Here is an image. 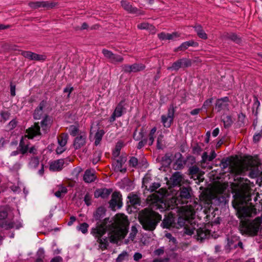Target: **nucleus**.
Masks as SVG:
<instances>
[{
	"label": "nucleus",
	"instance_id": "72a5a7b5",
	"mask_svg": "<svg viewBox=\"0 0 262 262\" xmlns=\"http://www.w3.org/2000/svg\"><path fill=\"white\" fill-rule=\"evenodd\" d=\"M200 171V168L199 167L196 165H194L192 166H191L188 169V174L190 175V178L194 179L195 178L197 173L199 172Z\"/></svg>",
	"mask_w": 262,
	"mask_h": 262
},
{
	"label": "nucleus",
	"instance_id": "9b49d317",
	"mask_svg": "<svg viewBox=\"0 0 262 262\" xmlns=\"http://www.w3.org/2000/svg\"><path fill=\"white\" fill-rule=\"evenodd\" d=\"M188 212L187 210L181 211L179 214H176V228H180L185 226L186 222H188L190 219V215L187 214Z\"/></svg>",
	"mask_w": 262,
	"mask_h": 262
},
{
	"label": "nucleus",
	"instance_id": "2f4dec72",
	"mask_svg": "<svg viewBox=\"0 0 262 262\" xmlns=\"http://www.w3.org/2000/svg\"><path fill=\"white\" fill-rule=\"evenodd\" d=\"M68 139V134L62 133L58 138V143L60 146H64L67 143Z\"/></svg>",
	"mask_w": 262,
	"mask_h": 262
},
{
	"label": "nucleus",
	"instance_id": "4be33fe9",
	"mask_svg": "<svg viewBox=\"0 0 262 262\" xmlns=\"http://www.w3.org/2000/svg\"><path fill=\"white\" fill-rule=\"evenodd\" d=\"M112 191V189H98L95 191L94 196L96 198L101 197L103 199H105L110 195Z\"/></svg>",
	"mask_w": 262,
	"mask_h": 262
},
{
	"label": "nucleus",
	"instance_id": "2eb2a0df",
	"mask_svg": "<svg viewBox=\"0 0 262 262\" xmlns=\"http://www.w3.org/2000/svg\"><path fill=\"white\" fill-rule=\"evenodd\" d=\"M120 196L119 192L115 191L113 193L111 200L109 202L110 208L113 211L116 210V207L120 208L122 206V203L120 200Z\"/></svg>",
	"mask_w": 262,
	"mask_h": 262
},
{
	"label": "nucleus",
	"instance_id": "cd10ccee",
	"mask_svg": "<svg viewBox=\"0 0 262 262\" xmlns=\"http://www.w3.org/2000/svg\"><path fill=\"white\" fill-rule=\"evenodd\" d=\"M52 122L51 117L48 115H46L40 122L42 129L46 130L49 128L52 124Z\"/></svg>",
	"mask_w": 262,
	"mask_h": 262
},
{
	"label": "nucleus",
	"instance_id": "20e7f679",
	"mask_svg": "<svg viewBox=\"0 0 262 262\" xmlns=\"http://www.w3.org/2000/svg\"><path fill=\"white\" fill-rule=\"evenodd\" d=\"M111 222L109 217H105L101 223L98 222L96 224V227L91 230V234L97 238V242L100 245V248L102 250L106 249L108 246L107 237L102 238V237L107 231V223Z\"/></svg>",
	"mask_w": 262,
	"mask_h": 262
},
{
	"label": "nucleus",
	"instance_id": "f257e3e1",
	"mask_svg": "<svg viewBox=\"0 0 262 262\" xmlns=\"http://www.w3.org/2000/svg\"><path fill=\"white\" fill-rule=\"evenodd\" d=\"M236 183L232 184L233 200L232 202L233 207L236 211V215L240 220L239 229L243 235L254 236L257 235L259 227L247 217H251L253 213H256L254 206L250 203L251 201V189L249 185L250 181L242 177H236Z\"/></svg>",
	"mask_w": 262,
	"mask_h": 262
},
{
	"label": "nucleus",
	"instance_id": "9d476101",
	"mask_svg": "<svg viewBox=\"0 0 262 262\" xmlns=\"http://www.w3.org/2000/svg\"><path fill=\"white\" fill-rule=\"evenodd\" d=\"M176 214L170 212L165 215L161 226L164 229L175 228V227H177L176 225Z\"/></svg>",
	"mask_w": 262,
	"mask_h": 262
},
{
	"label": "nucleus",
	"instance_id": "58836bf2",
	"mask_svg": "<svg viewBox=\"0 0 262 262\" xmlns=\"http://www.w3.org/2000/svg\"><path fill=\"white\" fill-rule=\"evenodd\" d=\"M223 122L225 128L230 127L233 123L232 117L230 115L227 116L224 119H223Z\"/></svg>",
	"mask_w": 262,
	"mask_h": 262
},
{
	"label": "nucleus",
	"instance_id": "c85d7f7f",
	"mask_svg": "<svg viewBox=\"0 0 262 262\" xmlns=\"http://www.w3.org/2000/svg\"><path fill=\"white\" fill-rule=\"evenodd\" d=\"M138 127H137L136 129L134 130V132L133 133V139L136 141H139L141 139H142L143 138H145V128L144 127H142V128L140 129V131L139 132V135L138 136H137V132L138 130Z\"/></svg>",
	"mask_w": 262,
	"mask_h": 262
},
{
	"label": "nucleus",
	"instance_id": "5fc2aeb1",
	"mask_svg": "<svg viewBox=\"0 0 262 262\" xmlns=\"http://www.w3.org/2000/svg\"><path fill=\"white\" fill-rule=\"evenodd\" d=\"M129 164L133 167L136 168L138 164V160L135 157H132L129 160Z\"/></svg>",
	"mask_w": 262,
	"mask_h": 262
},
{
	"label": "nucleus",
	"instance_id": "c756f323",
	"mask_svg": "<svg viewBox=\"0 0 262 262\" xmlns=\"http://www.w3.org/2000/svg\"><path fill=\"white\" fill-rule=\"evenodd\" d=\"M127 198L129 199L131 205L134 206L135 205H140L141 203L140 199L136 194H129Z\"/></svg>",
	"mask_w": 262,
	"mask_h": 262
},
{
	"label": "nucleus",
	"instance_id": "6e6552de",
	"mask_svg": "<svg viewBox=\"0 0 262 262\" xmlns=\"http://www.w3.org/2000/svg\"><path fill=\"white\" fill-rule=\"evenodd\" d=\"M184 178L183 175L179 171L173 173L167 182L170 187L181 186L184 183Z\"/></svg>",
	"mask_w": 262,
	"mask_h": 262
},
{
	"label": "nucleus",
	"instance_id": "a211bd4d",
	"mask_svg": "<svg viewBox=\"0 0 262 262\" xmlns=\"http://www.w3.org/2000/svg\"><path fill=\"white\" fill-rule=\"evenodd\" d=\"M121 4L123 9L128 11L129 13L133 14H136L138 15L142 14L143 13L142 11L140 9H138L136 7H134L130 4L129 2L127 0H123L121 2Z\"/></svg>",
	"mask_w": 262,
	"mask_h": 262
},
{
	"label": "nucleus",
	"instance_id": "4d7b16f0",
	"mask_svg": "<svg viewBox=\"0 0 262 262\" xmlns=\"http://www.w3.org/2000/svg\"><path fill=\"white\" fill-rule=\"evenodd\" d=\"M131 232L129 234V238L133 241L138 233V230L135 226H133L131 229Z\"/></svg>",
	"mask_w": 262,
	"mask_h": 262
},
{
	"label": "nucleus",
	"instance_id": "393cba45",
	"mask_svg": "<svg viewBox=\"0 0 262 262\" xmlns=\"http://www.w3.org/2000/svg\"><path fill=\"white\" fill-rule=\"evenodd\" d=\"M230 101L228 97H224L223 98L217 99L215 102V107L217 110V112H220L225 106V103Z\"/></svg>",
	"mask_w": 262,
	"mask_h": 262
},
{
	"label": "nucleus",
	"instance_id": "dca6fc26",
	"mask_svg": "<svg viewBox=\"0 0 262 262\" xmlns=\"http://www.w3.org/2000/svg\"><path fill=\"white\" fill-rule=\"evenodd\" d=\"M40 126L39 122H35L33 126H31L26 129V133L27 135L25 136V138L29 139H32L37 135H40Z\"/></svg>",
	"mask_w": 262,
	"mask_h": 262
},
{
	"label": "nucleus",
	"instance_id": "5701e85b",
	"mask_svg": "<svg viewBox=\"0 0 262 262\" xmlns=\"http://www.w3.org/2000/svg\"><path fill=\"white\" fill-rule=\"evenodd\" d=\"M126 160L123 158H120L116 161L115 163L116 165L114 167V171L115 172L120 171L121 173H124L126 172V168H122L123 164L125 162Z\"/></svg>",
	"mask_w": 262,
	"mask_h": 262
},
{
	"label": "nucleus",
	"instance_id": "de8ad7c7",
	"mask_svg": "<svg viewBox=\"0 0 262 262\" xmlns=\"http://www.w3.org/2000/svg\"><path fill=\"white\" fill-rule=\"evenodd\" d=\"M140 140H141L139 141L137 146V148L138 149H141L147 143L148 139L147 138H143Z\"/></svg>",
	"mask_w": 262,
	"mask_h": 262
},
{
	"label": "nucleus",
	"instance_id": "c9c22d12",
	"mask_svg": "<svg viewBox=\"0 0 262 262\" xmlns=\"http://www.w3.org/2000/svg\"><path fill=\"white\" fill-rule=\"evenodd\" d=\"M132 72L136 73L143 71L145 68V66L142 63H135L131 65Z\"/></svg>",
	"mask_w": 262,
	"mask_h": 262
},
{
	"label": "nucleus",
	"instance_id": "f704fd0d",
	"mask_svg": "<svg viewBox=\"0 0 262 262\" xmlns=\"http://www.w3.org/2000/svg\"><path fill=\"white\" fill-rule=\"evenodd\" d=\"M227 39H230L236 43H240L241 42V38L235 33H227L226 35Z\"/></svg>",
	"mask_w": 262,
	"mask_h": 262
},
{
	"label": "nucleus",
	"instance_id": "052dcab7",
	"mask_svg": "<svg viewBox=\"0 0 262 262\" xmlns=\"http://www.w3.org/2000/svg\"><path fill=\"white\" fill-rule=\"evenodd\" d=\"M163 137V136L160 135L158 137L157 140V148L158 149H162L163 146H162V138Z\"/></svg>",
	"mask_w": 262,
	"mask_h": 262
},
{
	"label": "nucleus",
	"instance_id": "e433bc0d",
	"mask_svg": "<svg viewBox=\"0 0 262 262\" xmlns=\"http://www.w3.org/2000/svg\"><path fill=\"white\" fill-rule=\"evenodd\" d=\"M59 187V189L58 191L55 192L54 195L59 198H61L63 197L62 194H65L68 192L67 188L62 185H59L58 186Z\"/></svg>",
	"mask_w": 262,
	"mask_h": 262
},
{
	"label": "nucleus",
	"instance_id": "f3484780",
	"mask_svg": "<svg viewBox=\"0 0 262 262\" xmlns=\"http://www.w3.org/2000/svg\"><path fill=\"white\" fill-rule=\"evenodd\" d=\"M106 210L103 206H100L98 207L96 211L93 212L92 221H97L96 224L98 222L101 223L105 216Z\"/></svg>",
	"mask_w": 262,
	"mask_h": 262
},
{
	"label": "nucleus",
	"instance_id": "a18cd8bd",
	"mask_svg": "<svg viewBox=\"0 0 262 262\" xmlns=\"http://www.w3.org/2000/svg\"><path fill=\"white\" fill-rule=\"evenodd\" d=\"M46 59V57L45 55L33 53L32 60L36 61H45Z\"/></svg>",
	"mask_w": 262,
	"mask_h": 262
},
{
	"label": "nucleus",
	"instance_id": "e2e57ef3",
	"mask_svg": "<svg viewBox=\"0 0 262 262\" xmlns=\"http://www.w3.org/2000/svg\"><path fill=\"white\" fill-rule=\"evenodd\" d=\"M195 228L191 229L188 226H185L184 227V233L188 235H191L194 233V231L195 230Z\"/></svg>",
	"mask_w": 262,
	"mask_h": 262
},
{
	"label": "nucleus",
	"instance_id": "bb28decb",
	"mask_svg": "<svg viewBox=\"0 0 262 262\" xmlns=\"http://www.w3.org/2000/svg\"><path fill=\"white\" fill-rule=\"evenodd\" d=\"M195 31L196 32L197 35L202 39H207L208 37L207 34L205 32L203 29L202 26L200 24H196L193 26Z\"/></svg>",
	"mask_w": 262,
	"mask_h": 262
},
{
	"label": "nucleus",
	"instance_id": "a878e982",
	"mask_svg": "<svg viewBox=\"0 0 262 262\" xmlns=\"http://www.w3.org/2000/svg\"><path fill=\"white\" fill-rule=\"evenodd\" d=\"M96 179V176L94 172H93L91 170L87 169L85 170L84 176H83V181L85 183H91L94 182Z\"/></svg>",
	"mask_w": 262,
	"mask_h": 262
},
{
	"label": "nucleus",
	"instance_id": "ddd939ff",
	"mask_svg": "<svg viewBox=\"0 0 262 262\" xmlns=\"http://www.w3.org/2000/svg\"><path fill=\"white\" fill-rule=\"evenodd\" d=\"M86 134L84 132H80L73 141V146L75 150H77L84 146L86 143Z\"/></svg>",
	"mask_w": 262,
	"mask_h": 262
},
{
	"label": "nucleus",
	"instance_id": "680f3d73",
	"mask_svg": "<svg viewBox=\"0 0 262 262\" xmlns=\"http://www.w3.org/2000/svg\"><path fill=\"white\" fill-rule=\"evenodd\" d=\"M160 186V184L158 183H154L152 185H151L148 189L147 188V186H146L145 189H147L148 191L150 192H154Z\"/></svg>",
	"mask_w": 262,
	"mask_h": 262
},
{
	"label": "nucleus",
	"instance_id": "f8f14e48",
	"mask_svg": "<svg viewBox=\"0 0 262 262\" xmlns=\"http://www.w3.org/2000/svg\"><path fill=\"white\" fill-rule=\"evenodd\" d=\"M125 100H122L117 105L114 112L110 118L111 122H114L116 118L121 117L124 113L126 112V108L125 107Z\"/></svg>",
	"mask_w": 262,
	"mask_h": 262
},
{
	"label": "nucleus",
	"instance_id": "473e14b6",
	"mask_svg": "<svg viewBox=\"0 0 262 262\" xmlns=\"http://www.w3.org/2000/svg\"><path fill=\"white\" fill-rule=\"evenodd\" d=\"M19 148V152L22 155H25L29 149V145L28 144H25L23 137L21 138L20 141Z\"/></svg>",
	"mask_w": 262,
	"mask_h": 262
},
{
	"label": "nucleus",
	"instance_id": "864d4df0",
	"mask_svg": "<svg viewBox=\"0 0 262 262\" xmlns=\"http://www.w3.org/2000/svg\"><path fill=\"white\" fill-rule=\"evenodd\" d=\"M245 118L246 115L242 112L240 113L238 115V122L239 123V125H244L245 123Z\"/></svg>",
	"mask_w": 262,
	"mask_h": 262
},
{
	"label": "nucleus",
	"instance_id": "603ef678",
	"mask_svg": "<svg viewBox=\"0 0 262 262\" xmlns=\"http://www.w3.org/2000/svg\"><path fill=\"white\" fill-rule=\"evenodd\" d=\"M262 137V129L259 133H255L253 137V141L254 143H258Z\"/></svg>",
	"mask_w": 262,
	"mask_h": 262
},
{
	"label": "nucleus",
	"instance_id": "0e129e2a",
	"mask_svg": "<svg viewBox=\"0 0 262 262\" xmlns=\"http://www.w3.org/2000/svg\"><path fill=\"white\" fill-rule=\"evenodd\" d=\"M91 195L89 193L87 192L84 196V201L85 204L88 206L91 205Z\"/></svg>",
	"mask_w": 262,
	"mask_h": 262
},
{
	"label": "nucleus",
	"instance_id": "7c9ffc66",
	"mask_svg": "<svg viewBox=\"0 0 262 262\" xmlns=\"http://www.w3.org/2000/svg\"><path fill=\"white\" fill-rule=\"evenodd\" d=\"M105 132L103 129L98 130L95 135V142L94 144L96 146L98 145L102 140V138L104 135Z\"/></svg>",
	"mask_w": 262,
	"mask_h": 262
},
{
	"label": "nucleus",
	"instance_id": "0eeeda50",
	"mask_svg": "<svg viewBox=\"0 0 262 262\" xmlns=\"http://www.w3.org/2000/svg\"><path fill=\"white\" fill-rule=\"evenodd\" d=\"M176 108V106H174V104L173 103H171L168 108L167 115H162L161 122L165 127L169 128L172 124L174 118Z\"/></svg>",
	"mask_w": 262,
	"mask_h": 262
},
{
	"label": "nucleus",
	"instance_id": "6ab92c4d",
	"mask_svg": "<svg viewBox=\"0 0 262 262\" xmlns=\"http://www.w3.org/2000/svg\"><path fill=\"white\" fill-rule=\"evenodd\" d=\"M47 105V101L45 100H42L39 105L35 109L33 113V118L35 120L40 119L42 117L43 111V109Z\"/></svg>",
	"mask_w": 262,
	"mask_h": 262
},
{
	"label": "nucleus",
	"instance_id": "13d9d810",
	"mask_svg": "<svg viewBox=\"0 0 262 262\" xmlns=\"http://www.w3.org/2000/svg\"><path fill=\"white\" fill-rule=\"evenodd\" d=\"M161 68H159L158 69L157 74L155 76L153 81H152V84L154 85H157V81L160 79L161 77Z\"/></svg>",
	"mask_w": 262,
	"mask_h": 262
},
{
	"label": "nucleus",
	"instance_id": "49530a36",
	"mask_svg": "<svg viewBox=\"0 0 262 262\" xmlns=\"http://www.w3.org/2000/svg\"><path fill=\"white\" fill-rule=\"evenodd\" d=\"M213 101V98H211L205 100L202 107V110H207L209 107L211 105Z\"/></svg>",
	"mask_w": 262,
	"mask_h": 262
},
{
	"label": "nucleus",
	"instance_id": "c03bdc74",
	"mask_svg": "<svg viewBox=\"0 0 262 262\" xmlns=\"http://www.w3.org/2000/svg\"><path fill=\"white\" fill-rule=\"evenodd\" d=\"M39 163V159L36 157H32L29 163V166L32 168H36Z\"/></svg>",
	"mask_w": 262,
	"mask_h": 262
},
{
	"label": "nucleus",
	"instance_id": "4c0bfd02",
	"mask_svg": "<svg viewBox=\"0 0 262 262\" xmlns=\"http://www.w3.org/2000/svg\"><path fill=\"white\" fill-rule=\"evenodd\" d=\"M58 5V3L56 2H49L48 1H42V7L45 8L46 10H50Z\"/></svg>",
	"mask_w": 262,
	"mask_h": 262
},
{
	"label": "nucleus",
	"instance_id": "09e8293b",
	"mask_svg": "<svg viewBox=\"0 0 262 262\" xmlns=\"http://www.w3.org/2000/svg\"><path fill=\"white\" fill-rule=\"evenodd\" d=\"M29 6L33 9H38L42 7V2H31L29 3Z\"/></svg>",
	"mask_w": 262,
	"mask_h": 262
},
{
	"label": "nucleus",
	"instance_id": "69168bd1",
	"mask_svg": "<svg viewBox=\"0 0 262 262\" xmlns=\"http://www.w3.org/2000/svg\"><path fill=\"white\" fill-rule=\"evenodd\" d=\"M0 115L3 119L6 121L9 119L10 116V113L8 111H2L0 113Z\"/></svg>",
	"mask_w": 262,
	"mask_h": 262
},
{
	"label": "nucleus",
	"instance_id": "423d86ee",
	"mask_svg": "<svg viewBox=\"0 0 262 262\" xmlns=\"http://www.w3.org/2000/svg\"><path fill=\"white\" fill-rule=\"evenodd\" d=\"M177 194V201L182 204H186L188 203V200L191 198L192 188L189 186L180 187Z\"/></svg>",
	"mask_w": 262,
	"mask_h": 262
},
{
	"label": "nucleus",
	"instance_id": "3c124183",
	"mask_svg": "<svg viewBox=\"0 0 262 262\" xmlns=\"http://www.w3.org/2000/svg\"><path fill=\"white\" fill-rule=\"evenodd\" d=\"M202 150V148L198 143H196V144L192 148V153L194 155H200Z\"/></svg>",
	"mask_w": 262,
	"mask_h": 262
},
{
	"label": "nucleus",
	"instance_id": "ea45409f",
	"mask_svg": "<svg viewBox=\"0 0 262 262\" xmlns=\"http://www.w3.org/2000/svg\"><path fill=\"white\" fill-rule=\"evenodd\" d=\"M102 151L100 150H96L93 154V158L92 162L94 164H96L101 159Z\"/></svg>",
	"mask_w": 262,
	"mask_h": 262
},
{
	"label": "nucleus",
	"instance_id": "39448f33",
	"mask_svg": "<svg viewBox=\"0 0 262 262\" xmlns=\"http://www.w3.org/2000/svg\"><path fill=\"white\" fill-rule=\"evenodd\" d=\"M221 165L223 168H226L229 166L231 171L236 174H241L247 169V166L243 161L236 160L233 157L223 159Z\"/></svg>",
	"mask_w": 262,
	"mask_h": 262
},
{
	"label": "nucleus",
	"instance_id": "f03ea898",
	"mask_svg": "<svg viewBox=\"0 0 262 262\" xmlns=\"http://www.w3.org/2000/svg\"><path fill=\"white\" fill-rule=\"evenodd\" d=\"M129 222L123 214L118 213L115 216L114 221L107 225L109 241L111 243L117 244L119 240L123 239L128 232Z\"/></svg>",
	"mask_w": 262,
	"mask_h": 262
},
{
	"label": "nucleus",
	"instance_id": "774afa93",
	"mask_svg": "<svg viewBox=\"0 0 262 262\" xmlns=\"http://www.w3.org/2000/svg\"><path fill=\"white\" fill-rule=\"evenodd\" d=\"M33 53L31 51H22L21 55L25 58L32 60Z\"/></svg>",
	"mask_w": 262,
	"mask_h": 262
},
{
	"label": "nucleus",
	"instance_id": "aec40b11",
	"mask_svg": "<svg viewBox=\"0 0 262 262\" xmlns=\"http://www.w3.org/2000/svg\"><path fill=\"white\" fill-rule=\"evenodd\" d=\"M196 234L194 235V237H195L198 240H200L202 242L204 239L206 238L207 236L210 235V231L205 227L199 228L196 230Z\"/></svg>",
	"mask_w": 262,
	"mask_h": 262
},
{
	"label": "nucleus",
	"instance_id": "6e6d98bb",
	"mask_svg": "<svg viewBox=\"0 0 262 262\" xmlns=\"http://www.w3.org/2000/svg\"><path fill=\"white\" fill-rule=\"evenodd\" d=\"M88 224L86 223H83L80 225L79 230H80L82 233H86L88 232V228L89 227Z\"/></svg>",
	"mask_w": 262,
	"mask_h": 262
},
{
	"label": "nucleus",
	"instance_id": "a19ab883",
	"mask_svg": "<svg viewBox=\"0 0 262 262\" xmlns=\"http://www.w3.org/2000/svg\"><path fill=\"white\" fill-rule=\"evenodd\" d=\"M253 97H254V103H253V107H252V111L254 112V107H256V111H255L254 115L255 116H257L258 114V108L260 106V102L259 101V100L258 99L257 96L254 95Z\"/></svg>",
	"mask_w": 262,
	"mask_h": 262
},
{
	"label": "nucleus",
	"instance_id": "bf43d9fd",
	"mask_svg": "<svg viewBox=\"0 0 262 262\" xmlns=\"http://www.w3.org/2000/svg\"><path fill=\"white\" fill-rule=\"evenodd\" d=\"M2 227L3 228H5L6 229H11L14 227V223L13 222H8L7 221H5Z\"/></svg>",
	"mask_w": 262,
	"mask_h": 262
},
{
	"label": "nucleus",
	"instance_id": "79ce46f5",
	"mask_svg": "<svg viewBox=\"0 0 262 262\" xmlns=\"http://www.w3.org/2000/svg\"><path fill=\"white\" fill-rule=\"evenodd\" d=\"M69 130L70 135L73 137L78 136L80 132L78 127L73 125L70 126Z\"/></svg>",
	"mask_w": 262,
	"mask_h": 262
},
{
	"label": "nucleus",
	"instance_id": "8fccbe9b",
	"mask_svg": "<svg viewBox=\"0 0 262 262\" xmlns=\"http://www.w3.org/2000/svg\"><path fill=\"white\" fill-rule=\"evenodd\" d=\"M128 256L127 252L123 251L122 253L120 254L118 257L116 259V262H122L126 257Z\"/></svg>",
	"mask_w": 262,
	"mask_h": 262
},
{
	"label": "nucleus",
	"instance_id": "37998d69",
	"mask_svg": "<svg viewBox=\"0 0 262 262\" xmlns=\"http://www.w3.org/2000/svg\"><path fill=\"white\" fill-rule=\"evenodd\" d=\"M137 27L140 29H146L150 30H155V27L154 26L150 25L147 23H143L138 24Z\"/></svg>",
	"mask_w": 262,
	"mask_h": 262
},
{
	"label": "nucleus",
	"instance_id": "338daca9",
	"mask_svg": "<svg viewBox=\"0 0 262 262\" xmlns=\"http://www.w3.org/2000/svg\"><path fill=\"white\" fill-rule=\"evenodd\" d=\"M131 65L123 64L122 66V71L125 73H132Z\"/></svg>",
	"mask_w": 262,
	"mask_h": 262
},
{
	"label": "nucleus",
	"instance_id": "1a4fd4ad",
	"mask_svg": "<svg viewBox=\"0 0 262 262\" xmlns=\"http://www.w3.org/2000/svg\"><path fill=\"white\" fill-rule=\"evenodd\" d=\"M191 60L186 58H182L174 62L172 66L167 68V70H173L176 71L180 68H188L191 66Z\"/></svg>",
	"mask_w": 262,
	"mask_h": 262
},
{
	"label": "nucleus",
	"instance_id": "4468645a",
	"mask_svg": "<svg viewBox=\"0 0 262 262\" xmlns=\"http://www.w3.org/2000/svg\"><path fill=\"white\" fill-rule=\"evenodd\" d=\"M102 53L104 57L107 58L109 61L113 64L119 62L121 63L123 61L124 59L121 56L114 54L112 52L107 49H103Z\"/></svg>",
	"mask_w": 262,
	"mask_h": 262
},
{
	"label": "nucleus",
	"instance_id": "7ed1b4c3",
	"mask_svg": "<svg viewBox=\"0 0 262 262\" xmlns=\"http://www.w3.org/2000/svg\"><path fill=\"white\" fill-rule=\"evenodd\" d=\"M138 221L144 230L153 231L162 221V216L152 209L146 208L140 211Z\"/></svg>",
	"mask_w": 262,
	"mask_h": 262
},
{
	"label": "nucleus",
	"instance_id": "b1692460",
	"mask_svg": "<svg viewBox=\"0 0 262 262\" xmlns=\"http://www.w3.org/2000/svg\"><path fill=\"white\" fill-rule=\"evenodd\" d=\"M63 159H59L52 162L50 165V169L53 171H60L63 168Z\"/></svg>",
	"mask_w": 262,
	"mask_h": 262
},
{
	"label": "nucleus",
	"instance_id": "412c9836",
	"mask_svg": "<svg viewBox=\"0 0 262 262\" xmlns=\"http://www.w3.org/2000/svg\"><path fill=\"white\" fill-rule=\"evenodd\" d=\"M198 45L199 44L197 42H195L192 40H189L182 43L179 47L174 50V52L184 51L187 49L189 47H197Z\"/></svg>",
	"mask_w": 262,
	"mask_h": 262
}]
</instances>
